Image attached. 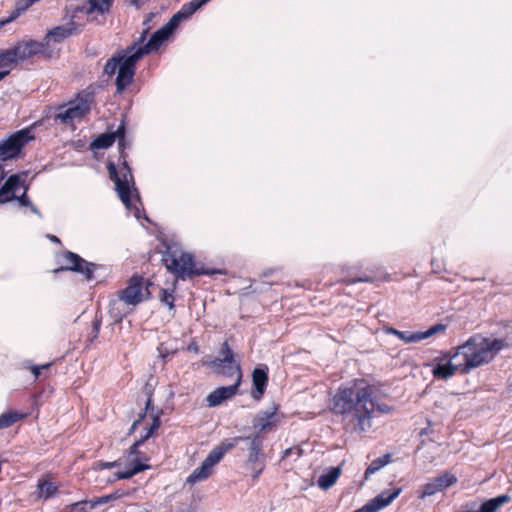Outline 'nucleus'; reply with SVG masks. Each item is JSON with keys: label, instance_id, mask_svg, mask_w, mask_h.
I'll return each instance as SVG.
<instances>
[{"label": "nucleus", "instance_id": "a18cd8bd", "mask_svg": "<svg viewBox=\"0 0 512 512\" xmlns=\"http://www.w3.org/2000/svg\"><path fill=\"white\" fill-rule=\"evenodd\" d=\"M121 465V461L120 460H115V461H112V462H103V461H100L98 463V466L100 469H111V468H114V467H119Z\"/></svg>", "mask_w": 512, "mask_h": 512}, {"label": "nucleus", "instance_id": "393cba45", "mask_svg": "<svg viewBox=\"0 0 512 512\" xmlns=\"http://www.w3.org/2000/svg\"><path fill=\"white\" fill-rule=\"evenodd\" d=\"M446 328L443 324H436L431 326L429 329H427L424 332H406L403 331V336L400 337L401 340H403L405 343H412V342H419L421 340L427 339L431 337L432 335L444 331Z\"/></svg>", "mask_w": 512, "mask_h": 512}, {"label": "nucleus", "instance_id": "a19ab883", "mask_svg": "<svg viewBox=\"0 0 512 512\" xmlns=\"http://www.w3.org/2000/svg\"><path fill=\"white\" fill-rule=\"evenodd\" d=\"M303 450L296 446V447H290L284 450L282 458H289L292 455H296L297 458H300L302 456Z\"/></svg>", "mask_w": 512, "mask_h": 512}, {"label": "nucleus", "instance_id": "79ce46f5", "mask_svg": "<svg viewBox=\"0 0 512 512\" xmlns=\"http://www.w3.org/2000/svg\"><path fill=\"white\" fill-rule=\"evenodd\" d=\"M136 492V488H130V489H116L113 494L115 495V499H121L124 497H128L133 495Z\"/></svg>", "mask_w": 512, "mask_h": 512}, {"label": "nucleus", "instance_id": "58836bf2", "mask_svg": "<svg viewBox=\"0 0 512 512\" xmlns=\"http://www.w3.org/2000/svg\"><path fill=\"white\" fill-rule=\"evenodd\" d=\"M378 277L375 276V275H372L371 272L370 273H364L362 276L360 277H357V278H354V279H351V280H347L345 281L347 284H353V283H357V282H367V283H371V282H374L375 280H377Z\"/></svg>", "mask_w": 512, "mask_h": 512}, {"label": "nucleus", "instance_id": "f8f14e48", "mask_svg": "<svg viewBox=\"0 0 512 512\" xmlns=\"http://www.w3.org/2000/svg\"><path fill=\"white\" fill-rule=\"evenodd\" d=\"M9 49L13 58L16 60V65L29 61L37 55H43L46 58L44 44L41 41L33 39L18 41Z\"/></svg>", "mask_w": 512, "mask_h": 512}, {"label": "nucleus", "instance_id": "49530a36", "mask_svg": "<svg viewBox=\"0 0 512 512\" xmlns=\"http://www.w3.org/2000/svg\"><path fill=\"white\" fill-rule=\"evenodd\" d=\"M27 190H28V188L25 187L23 194L19 197L17 196V198H16V200H18L19 204L21 206H25V207H27L28 205H31V201H30L29 197L27 196Z\"/></svg>", "mask_w": 512, "mask_h": 512}, {"label": "nucleus", "instance_id": "9b49d317", "mask_svg": "<svg viewBox=\"0 0 512 512\" xmlns=\"http://www.w3.org/2000/svg\"><path fill=\"white\" fill-rule=\"evenodd\" d=\"M81 30V26L78 25L74 20H70L65 25H59L48 30L44 38L41 40L46 49V58H50L53 53V49L50 47L51 42L61 43L65 39L79 34Z\"/></svg>", "mask_w": 512, "mask_h": 512}, {"label": "nucleus", "instance_id": "cd10ccee", "mask_svg": "<svg viewBox=\"0 0 512 512\" xmlns=\"http://www.w3.org/2000/svg\"><path fill=\"white\" fill-rule=\"evenodd\" d=\"M212 473V468L208 466L204 461L202 464L194 469L192 473L187 477L186 482L189 484H194L196 482L203 481L207 479Z\"/></svg>", "mask_w": 512, "mask_h": 512}, {"label": "nucleus", "instance_id": "ddd939ff", "mask_svg": "<svg viewBox=\"0 0 512 512\" xmlns=\"http://www.w3.org/2000/svg\"><path fill=\"white\" fill-rule=\"evenodd\" d=\"M453 349L442 352L440 356L434 358L432 363V375L438 380H447L453 377L457 372L461 373V363L453 364Z\"/></svg>", "mask_w": 512, "mask_h": 512}, {"label": "nucleus", "instance_id": "4be33fe9", "mask_svg": "<svg viewBox=\"0 0 512 512\" xmlns=\"http://www.w3.org/2000/svg\"><path fill=\"white\" fill-rule=\"evenodd\" d=\"M23 185L19 174L10 175L0 188V204L8 203L17 198L15 192Z\"/></svg>", "mask_w": 512, "mask_h": 512}, {"label": "nucleus", "instance_id": "0eeeda50", "mask_svg": "<svg viewBox=\"0 0 512 512\" xmlns=\"http://www.w3.org/2000/svg\"><path fill=\"white\" fill-rule=\"evenodd\" d=\"M145 442L138 439L124 452V469L114 474V480L130 479L138 473L151 468L150 457L139 450Z\"/></svg>", "mask_w": 512, "mask_h": 512}, {"label": "nucleus", "instance_id": "7ed1b4c3", "mask_svg": "<svg viewBox=\"0 0 512 512\" xmlns=\"http://www.w3.org/2000/svg\"><path fill=\"white\" fill-rule=\"evenodd\" d=\"M186 19H189V17L180 9L163 27L154 32L148 41H146V39L150 27L146 26L140 33V36L131 43V46H134V50L133 54L126 61V66H130L134 61H139L144 56L157 51L161 45L168 40L169 36L178 27L180 22Z\"/></svg>", "mask_w": 512, "mask_h": 512}, {"label": "nucleus", "instance_id": "1a4fd4ad", "mask_svg": "<svg viewBox=\"0 0 512 512\" xmlns=\"http://www.w3.org/2000/svg\"><path fill=\"white\" fill-rule=\"evenodd\" d=\"M56 263L58 267L52 270L54 274L64 271H72L84 275L87 281L94 279L96 265L86 261L74 252L63 251L58 253L56 256Z\"/></svg>", "mask_w": 512, "mask_h": 512}, {"label": "nucleus", "instance_id": "c9c22d12", "mask_svg": "<svg viewBox=\"0 0 512 512\" xmlns=\"http://www.w3.org/2000/svg\"><path fill=\"white\" fill-rule=\"evenodd\" d=\"M174 291H175V288L171 289V290H168V289H161L160 290V294H159V298H160V301L168 306V308L170 310H173L175 308V296H174Z\"/></svg>", "mask_w": 512, "mask_h": 512}, {"label": "nucleus", "instance_id": "864d4df0", "mask_svg": "<svg viewBox=\"0 0 512 512\" xmlns=\"http://www.w3.org/2000/svg\"><path fill=\"white\" fill-rule=\"evenodd\" d=\"M7 172L3 165H0V183L6 178Z\"/></svg>", "mask_w": 512, "mask_h": 512}, {"label": "nucleus", "instance_id": "ea45409f", "mask_svg": "<svg viewBox=\"0 0 512 512\" xmlns=\"http://www.w3.org/2000/svg\"><path fill=\"white\" fill-rule=\"evenodd\" d=\"M125 123L122 122L119 127L117 128L116 131L114 132H110L111 134H114L115 136V140L118 139L119 140V146L120 147H124V142H125Z\"/></svg>", "mask_w": 512, "mask_h": 512}, {"label": "nucleus", "instance_id": "a211bd4d", "mask_svg": "<svg viewBox=\"0 0 512 512\" xmlns=\"http://www.w3.org/2000/svg\"><path fill=\"white\" fill-rule=\"evenodd\" d=\"M263 456L261 442L255 437L249 448V455L246 461L248 469L252 473L254 480H257L265 468V463L261 460Z\"/></svg>", "mask_w": 512, "mask_h": 512}, {"label": "nucleus", "instance_id": "6e6d98bb", "mask_svg": "<svg viewBox=\"0 0 512 512\" xmlns=\"http://www.w3.org/2000/svg\"><path fill=\"white\" fill-rule=\"evenodd\" d=\"M467 509L477 510V509H476V503H474V502L467 503V504L465 505V510H467Z\"/></svg>", "mask_w": 512, "mask_h": 512}, {"label": "nucleus", "instance_id": "de8ad7c7", "mask_svg": "<svg viewBox=\"0 0 512 512\" xmlns=\"http://www.w3.org/2000/svg\"><path fill=\"white\" fill-rule=\"evenodd\" d=\"M240 439H241L240 437H236V438H234V439H233V442H230V443H228V442H222V443L219 445V447H220V448H224V449H225V453H226L227 451H229L230 449H232V448H233V447L238 443V441H239Z\"/></svg>", "mask_w": 512, "mask_h": 512}, {"label": "nucleus", "instance_id": "aec40b11", "mask_svg": "<svg viewBox=\"0 0 512 512\" xmlns=\"http://www.w3.org/2000/svg\"><path fill=\"white\" fill-rule=\"evenodd\" d=\"M268 373L269 368L266 364H259L254 368L252 372L253 390L251 392L253 399L260 400L263 397L269 382Z\"/></svg>", "mask_w": 512, "mask_h": 512}, {"label": "nucleus", "instance_id": "c85d7f7f", "mask_svg": "<svg viewBox=\"0 0 512 512\" xmlns=\"http://www.w3.org/2000/svg\"><path fill=\"white\" fill-rule=\"evenodd\" d=\"M89 7L86 10L87 14L97 12L101 15L109 13L113 0H88Z\"/></svg>", "mask_w": 512, "mask_h": 512}, {"label": "nucleus", "instance_id": "f257e3e1", "mask_svg": "<svg viewBox=\"0 0 512 512\" xmlns=\"http://www.w3.org/2000/svg\"><path fill=\"white\" fill-rule=\"evenodd\" d=\"M330 410L343 417L346 432L362 434L371 429L376 413L388 414L392 407L378 402L374 385L364 378H356L337 388Z\"/></svg>", "mask_w": 512, "mask_h": 512}, {"label": "nucleus", "instance_id": "37998d69", "mask_svg": "<svg viewBox=\"0 0 512 512\" xmlns=\"http://www.w3.org/2000/svg\"><path fill=\"white\" fill-rule=\"evenodd\" d=\"M101 324H102L101 317L100 318L95 317V319L92 322V332H91L92 338H91V341H93L94 339H96L98 337L99 332H100Z\"/></svg>", "mask_w": 512, "mask_h": 512}, {"label": "nucleus", "instance_id": "09e8293b", "mask_svg": "<svg viewBox=\"0 0 512 512\" xmlns=\"http://www.w3.org/2000/svg\"><path fill=\"white\" fill-rule=\"evenodd\" d=\"M187 351L193 352L195 354H198L200 351L199 345L196 341H191L189 345L187 346Z\"/></svg>", "mask_w": 512, "mask_h": 512}, {"label": "nucleus", "instance_id": "4468645a", "mask_svg": "<svg viewBox=\"0 0 512 512\" xmlns=\"http://www.w3.org/2000/svg\"><path fill=\"white\" fill-rule=\"evenodd\" d=\"M220 357H216L209 362L204 363L208 367L219 370L222 368V374L226 376L236 375V366L240 365L235 359V354L227 340H225L219 350Z\"/></svg>", "mask_w": 512, "mask_h": 512}, {"label": "nucleus", "instance_id": "dca6fc26", "mask_svg": "<svg viewBox=\"0 0 512 512\" xmlns=\"http://www.w3.org/2000/svg\"><path fill=\"white\" fill-rule=\"evenodd\" d=\"M457 483V477L449 472H444L437 477L430 479L421 488L420 498L432 496Z\"/></svg>", "mask_w": 512, "mask_h": 512}, {"label": "nucleus", "instance_id": "f03ea898", "mask_svg": "<svg viewBox=\"0 0 512 512\" xmlns=\"http://www.w3.org/2000/svg\"><path fill=\"white\" fill-rule=\"evenodd\" d=\"M503 348L504 341L501 339L473 335L462 345L452 348L451 357L461 356V374H468L471 370L490 363Z\"/></svg>", "mask_w": 512, "mask_h": 512}, {"label": "nucleus", "instance_id": "412c9836", "mask_svg": "<svg viewBox=\"0 0 512 512\" xmlns=\"http://www.w3.org/2000/svg\"><path fill=\"white\" fill-rule=\"evenodd\" d=\"M278 407H274L271 411H261L259 412L253 420V426L258 428V433H267L273 431L278 423V415H277Z\"/></svg>", "mask_w": 512, "mask_h": 512}, {"label": "nucleus", "instance_id": "4d7b16f0", "mask_svg": "<svg viewBox=\"0 0 512 512\" xmlns=\"http://www.w3.org/2000/svg\"><path fill=\"white\" fill-rule=\"evenodd\" d=\"M139 421L135 420L130 428V432H133L135 431V429L137 428V426L139 425Z\"/></svg>", "mask_w": 512, "mask_h": 512}, {"label": "nucleus", "instance_id": "c756f323", "mask_svg": "<svg viewBox=\"0 0 512 512\" xmlns=\"http://www.w3.org/2000/svg\"><path fill=\"white\" fill-rule=\"evenodd\" d=\"M26 414L18 413L16 411H9L0 415V429L11 427L16 422L24 419Z\"/></svg>", "mask_w": 512, "mask_h": 512}, {"label": "nucleus", "instance_id": "4c0bfd02", "mask_svg": "<svg viewBox=\"0 0 512 512\" xmlns=\"http://www.w3.org/2000/svg\"><path fill=\"white\" fill-rule=\"evenodd\" d=\"M114 500H116V499H115V495L113 494V492L108 495H104V496L95 498L92 500L90 509H94L98 505H103V504H106V503H108L110 501H114Z\"/></svg>", "mask_w": 512, "mask_h": 512}, {"label": "nucleus", "instance_id": "9d476101", "mask_svg": "<svg viewBox=\"0 0 512 512\" xmlns=\"http://www.w3.org/2000/svg\"><path fill=\"white\" fill-rule=\"evenodd\" d=\"M33 138L28 128L12 133L0 142V160L7 161L18 157L24 146Z\"/></svg>", "mask_w": 512, "mask_h": 512}, {"label": "nucleus", "instance_id": "f704fd0d", "mask_svg": "<svg viewBox=\"0 0 512 512\" xmlns=\"http://www.w3.org/2000/svg\"><path fill=\"white\" fill-rule=\"evenodd\" d=\"M210 0H191L188 3H184L181 9L190 18L199 8L208 3Z\"/></svg>", "mask_w": 512, "mask_h": 512}, {"label": "nucleus", "instance_id": "bf43d9fd", "mask_svg": "<svg viewBox=\"0 0 512 512\" xmlns=\"http://www.w3.org/2000/svg\"><path fill=\"white\" fill-rule=\"evenodd\" d=\"M160 356L166 360V358L168 357V354H164L163 352L160 351Z\"/></svg>", "mask_w": 512, "mask_h": 512}, {"label": "nucleus", "instance_id": "5fc2aeb1", "mask_svg": "<svg viewBox=\"0 0 512 512\" xmlns=\"http://www.w3.org/2000/svg\"><path fill=\"white\" fill-rule=\"evenodd\" d=\"M27 207H29V208H30V210H31L33 213H35V214H37V215H40V212H39L38 208H37V207H36L32 202H31V205H28Z\"/></svg>", "mask_w": 512, "mask_h": 512}, {"label": "nucleus", "instance_id": "3c124183", "mask_svg": "<svg viewBox=\"0 0 512 512\" xmlns=\"http://www.w3.org/2000/svg\"><path fill=\"white\" fill-rule=\"evenodd\" d=\"M387 332H388V333H390V334H393V335L397 336L399 339H400V337H401V336H403V331H399V330H397V329H395V328H389V329L387 330Z\"/></svg>", "mask_w": 512, "mask_h": 512}, {"label": "nucleus", "instance_id": "680f3d73", "mask_svg": "<svg viewBox=\"0 0 512 512\" xmlns=\"http://www.w3.org/2000/svg\"><path fill=\"white\" fill-rule=\"evenodd\" d=\"M148 23H149V20H146V22H144V25L149 26Z\"/></svg>", "mask_w": 512, "mask_h": 512}, {"label": "nucleus", "instance_id": "bb28decb", "mask_svg": "<svg viewBox=\"0 0 512 512\" xmlns=\"http://www.w3.org/2000/svg\"><path fill=\"white\" fill-rule=\"evenodd\" d=\"M510 496L503 494L483 502L477 510L467 509L465 512H496L497 509L510 501Z\"/></svg>", "mask_w": 512, "mask_h": 512}, {"label": "nucleus", "instance_id": "39448f33", "mask_svg": "<svg viewBox=\"0 0 512 512\" xmlns=\"http://www.w3.org/2000/svg\"><path fill=\"white\" fill-rule=\"evenodd\" d=\"M134 46H127L125 49L118 50L104 65L103 73L109 77L113 76L118 70L115 80L116 90L122 93L133 81L136 73V64L126 66V61L133 54Z\"/></svg>", "mask_w": 512, "mask_h": 512}, {"label": "nucleus", "instance_id": "8fccbe9b", "mask_svg": "<svg viewBox=\"0 0 512 512\" xmlns=\"http://www.w3.org/2000/svg\"><path fill=\"white\" fill-rule=\"evenodd\" d=\"M387 332H388V333H390V334H393V335L397 336L399 339H400V337H401V336H403V331H399V330H397V329H395V328H389V329L387 330Z\"/></svg>", "mask_w": 512, "mask_h": 512}, {"label": "nucleus", "instance_id": "423d86ee", "mask_svg": "<svg viewBox=\"0 0 512 512\" xmlns=\"http://www.w3.org/2000/svg\"><path fill=\"white\" fill-rule=\"evenodd\" d=\"M120 158L123 162L120 166L119 171L117 170L113 162L107 163V170L110 179L115 183V189L118 193L119 198L127 209H131L133 206L132 190L131 186H134V179L132 171L126 160V155L121 153Z\"/></svg>", "mask_w": 512, "mask_h": 512}, {"label": "nucleus", "instance_id": "2f4dec72", "mask_svg": "<svg viewBox=\"0 0 512 512\" xmlns=\"http://www.w3.org/2000/svg\"><path fill=\"white\" fill-rule=\"evenodd\" d=\"M115 142V136L111 133H102L98 135L93 142L91 147L94 149H107L111 147Z\"/></svg>", "mask_w": 512, "mask_h": 512}, {"label": "nucleus", "instance_id": "6e6552de", "mask_svg": "<svg viewBox=\"0 0 512 512\" xmlns=\"http://www.w3.org/2000/svg\"><path fill=\"white\" fill-rule=\"evenodd\" d=\"M92 95L86 91L77 93L75 100L68 103V107L60 105L54 116L55 121L62 124H72L75 120L84 118L91 110Z\"/></svg>", "mask_w": 512, "mask_h": 512}, {"label": "nucleus", "instance_id": "603ef678", "mask_svg": "<svg viewBox=\"0 0 512 512\" xmlns=\"http://www.w3.org/2000/svg\"><path fill=\"white\" fill-rule=\"evenodd\" d=\"M147 413L149 414V411H146L145 407L144 410L139 413L138 418L136 420L139 421V423H141L144 420Z\"/></svg>", "mask_w": 512, "mask_h": 512}, {"label": "nucleus", "instance_id": "6ab92c4d", "mask_svg": "<svg viewBox=\"0 0 512 512\" xmlns=\"http://www.w3.org/2000/svg\"><path fill=\"white\" fill-rule=\"evenodd\" d=\"M400 492V488L383 491L371 501L363 505L361 508L354 510L353 512H378L391 504L393 500L398 497Z\"/></svg>", "mask_w": 512, "mask_h": 512}, {"label": "nucleus", "instance_id": "20e7f679", "mask_svg": "<svg viewBox=\"0 0 512 512\" xmlns=\"http://www.w3.org/2000/svg\"><path fill=\"white\" fill-rule=\"evenodd\" d=\"M162 263L166 269L175 275L176 279L185 280L200 275H213L221 271L197 267L192 254L168 248L162 255Z\"/></svg>", "mask_w": 512, "mask_h": 512}, {"label": "nucleus", "instance_id": "7c9ffc66", "mask_svg": "<svg viewBox=\"0 0 512 512\" xmlns=\"http://www.w3.org/2000/svg\"><path fill=\"white\" fill-rule=\"evenodd\" d=\"M340 475L339 468H333L329 472L322 474L318 479V485L322 489H328L335 484Z\"/></svg>", "mask_w": 512, "mask_h": 512}, {"label": "nucleus", "instance_id": "473e14b6", "mask_svg": "<svg viewBox=\"0 0 512 512\" xmlns=\"http://www.w3.org/2000/svg\"><path fill=\"white\" fill-rule=\"evenodd\" d=\"M390 461H391L390 454H385L382 457H379V458H376L375 460H373L365 471V478L367 479L370 475L379 471L385 465L390 463Z\"/></svg>", "mask_w": 512, "mask_h": 512}, {"label": "nucleus", "instance_id": "2eb2a0df", "mask_svg": "<svg viewBox=\"0 0 512 512\" xmlns=\"http://www.w3.org/2000/svg\"><path fill=\"white\" fill-rule=\"evenodd\" d=\"M236 379L234 384L230 386L218 387L209 393L206 397V401L209 407H216L222 404L224 401L233 398L238 394L239 387L241 386L243 373L241 365L236 366Z\"/></svg>", "mask_w": 512, "mask_h": 512}, {"label": "nucleus", "instance_id": "f3484780", "mask_svg": "<svg viewBox=\"0 0 512 512\" xmlns=\"http://www.w3.org/2000/svg\"><path fill=\"white\" fill-rule=\"evenodd\" d=\"M144 283L145 280L142 276H132L128 281L127 287L119 292L120 300L129 305H137L140 303L144 299L142 293Z\"/></svg>", "mask_w": 512, "mask_h": 512}, {"label": "nucleus", "instance_id": "e433bc0d", "mask_svg": "<svg viewBox=\"0 0 512 512\" xmlns=\"http://www.w3.org/2000/svg\"><path fill=\"white\" fill-rule=\"evenodd\" d=\"M92 503V500H81L78 502H75L70 505L71 511L76 512H88L90 509V505Z\"/></svg>", "mask_w": 512, "mask_h": 512}, {"label": "nucleus", "instance_id": "5701e85b", "mask_svg": "<svg viewBox=\"0 0 512 512\" xmlns=\"http://www.w3.org/2000/svg\"><path fill=\"white\" fill-rule=\"evenodd\" d=\"M146 411H149V415L152 418V423L150 427L147 429L146 433L142 435L139 439L142 441H147L150 437H152L155 432L161 426V416L163 414L162 409H155L152 401V393H148V398L146 400Z\"/></svg>", "mask_w": 512, "mask_h": 512}, {"label": "nucleus", "instance_id": "a878e982", "mask_svg": "<svg viewBox=\"0 0 512 512\" xmlns=\"http://www.w3.org/2000/svg\"><path fill=\"white\" fill-rule=\"evenodd\" d=\"M16 60L13 58L9 48L0 50V81L6 78L16 67Z\"/></svg>", "mask_w": 512, "mask_h": 512}, {"label": "nucleus", "instance_id": "13d9d810", "mask_svg": "<svg viewBox=\"0 0 512 512\" xmlns=\"http://www.w3.org/2000/svg\"><path fill=\"white\" fill-rule=\"evenodd\" d=\"M50 239H51L52 241H54V242H58V243L60 242L59 238H58V237H56V236H51V237H50Z\"/></svg>", "mask_w": 512, "mask_h": 512}, {"label": "nucleus", "instance_id": "052dcab7", "mask_svg": "<svg viewBox=\"0 0 512 512\" xmlns=\"http://www.w3.org/2000/svg\"><path fill=\"white\" fill-rule=\"evenodd\" d=\"M135 201H139V195L138 194H136V196H135Z\"/></svg>", "mask_w": 512, "mask_h": 512}, {"label": "nucleus", "instance_id": "b1692460", "mask_svg": "<svg viewBox=\"0 0 512 512\" xmlns=\"http://www.w3.org/2000/svg\"><path fill=\"white\" fill-rule=\"evenodd\" d=\"M59 492V487L53 482L51 473L43 474L37 481V497L48 500Z\"/></svg>", "mask_w": 512, "mask_h": 512}, {"label": "nucleus", "instance_id": "72a5a7b5", "mask_svg": "<svg viewBox=\"0 0 512 512\" xmlns=\"http://www.w3.org/2000/svg\"><path fill=\"white\" fill-rule=\"evenodd\" d=\"M225 455V449L220 448L219 446L215 447L208 456L204 459V462L212 468L215 464H217Z\"/></svg>", "mask_w": 512, "mask_h": 512}, {"label": "nucleus", "instance_id": "c03bdc74", "mask_svg": "<svg viewBox=\"0 0 512 512\" xmlns=\"http://www.w3.org/2000/svg\"><path fill=\"white\" fill-rule=\"evenodd\" d=\"M51 365H52V363H47V364H44L41 366L32 365L30 367V370H31L32 374L34 375V379L36 380L40 377L42 369H48Z\"/></svg>", "mask_w": 512, "mask_h": 512}]
</instances>
